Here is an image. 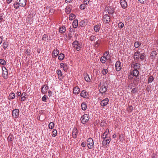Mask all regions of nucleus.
<instances>
[{"label":"nucleus","instance_id":"37","mask_svg":"<svg viewBox=\"0 0 158 158\" xmlns=\"http://www.w3.org/2000/svg\"><path fill=\"white\" fill-rule=\"evenodd\" d=\"M8 46V43L7 42H4L2 46L3 48L5 49H6Z\"/></svg>","mask_w":158,"mask_h":158},{"label":"nucleus","instance_id":"30","mask_svg":"<svg viewBox=\"0 0 158 158\" xmlns=\"http://www.w3.org/2000/svg\"><path fill=\"white\" fill-rule=\"evenodd\" d=\"M140 56L139 58L141 61H143L146 57V56L144 53H142L141 54L140 53Z\"/></svg>","mask_w":158,"mask_h":158},{"label":"nucleus","instance_id":"62","mask_svg":"<svg viewBox=\"0 0 158 158\" xmlns=\"http://www.w3.org/2000/svg\"><path fill=\"white\" fill-rule=\"evenodd\" d=\"M129 110H130L131 112H132L133 109V107L131 106H129Z\"/></svg>","mask_w":158,"mask_h":158},{"label":"nucleus","instance_id":"63","mask_svg":"<svg viewBox=\"0 0 158 158\" xmlns=\"http://www.w3.org/2000/svg\"><path fill=\"white\" fill-rule=\"evenodd\" d=\"M81 146L82 147H85L86 146V144L85 143L83 142L81 143Z\"/></svg>","mask_w":158,"mask_h":158},{"label":"nucleus","instance_id":"41","mask_svg":"<svg viewBox=\"0 0 158 158\" xmlns=\"http://www.w3.org/2000/svg\"><path fill=\"white\" fill-rule=\"evenodd\" d=\"M154 78L152 76H150L148 78V83L152 82L154 80Z\"/></svg>","mask_w":158,"mask_h":158},{"label":"nucleus","instance_id":"7","mask_svg":"<svg viewBox=\"0 0 158 158\" xmlns=\"http://www.w3.org/2000/svg\"><path fill=\"white\" fill-rule=\"evenodd\" d=\"M115 69L116 71H119L122 69V66L121 64V62L119 61H117L115 65Z\"/></svg>","mask_w":158,"mask_h":158},{"label":"nucleus","instance_id":"43","mask_svg":"<svg viewBox=\"0 0 158 158\" xmlns=\"http://www.w3.org/2000/svg\"><path fill=\"white\" fill-rule=\"evenodd\" d=\"M52 136L53 137H55L57 134V131L56 129H53L52 131Z\"/></svg>","mask_w":158,"mask_h":158},{"label":"nucleus","instance_id":"64","mask_svg":"<svg viewBox=\"0 0 158 158\" xmlns=\"http://www.w3.org/2000/svg\"><path fill=\"white\" fill-rule=\"evenodd\" d=\"M134 80L136 81H139V78H134Z\"/></svg>","mask_w":158,"mask_h":158},{"label":"nucleus","instance_id":"49","mask_svg":"<svg viewBox=\"0 0 158 158\" xmlns=\"http://www.w3.org/2000/svg\"><path fill=\"white\" fill-rule=\"evenodd\" d=\"M124 26V24L120 22L118 24V27L120 28H122Z\"/></svg>","mask_w":158,"mask_h":158},{"label":"nucleus","instance_id":"22","mask_svg":"<svg viewBox=\"0 0 158 158\" xmlns=\"http://www.w3.org/2000/svg\"><path fill=\"white\" fill-rule=\"evenodd\" d=\"M140 52L138 51L135 53L134 55V58L135 60H138L139 58V56L140 55Z\"/></svg>","mask_w":158,"mask_h":158},{"label":"nucleus","instance_id":"57","mask_svg":"<svg viewBox=\"0 0 158 158\" xmlns=\"http://www.w3.org/2000/svg\"><path fill=\"white\" fill-rule=\"evenodd\" d=\"M52 92L50 90L48 91V95L49 96V97L51 96H52Z\"/></svg>","mask_w":158,"mask_h":158},{"label":"nucleus","instance_id":"10","mask_svg":"<svg viewBox=\"0 0 158 158\" xmlns=\"http://www.w3.org/2000/svg\"><path fill=\"white\" fill-rule=\"evenodd\" d=\"M108 102V98H106L101 101L100 104L102 106L104 107L105 106H106Z\"/></svg>","mask_w":158,"mask_h":158},{"label":"nucleus","instance_id":"45","mask_svg":"<svg viewBox=\"0 0 158 158\" xmlns=\"http://www.w3.org/2000/svg\"><path fill=\"white\" fill-rule=\"evenodd\" d=\"M79 25L81 27H83L85 25V23L84 20H81L79 22Z\"/></svg>","mask_w":158,"mask_h":158},{"label":"nucleus","instance_id":"27","mask_svg":"<svg viewBox=\"0 0 158 158\" xmlns=\"http://www.w3.org/2000/svg\"><path fill=\"white\" fill-rule=\"evenodd\" d=\"M139 74V72L138 69H134L133 71L132 74L133 76L135 77H137Z\"/></svg>","mask_w":158,"mask_h":158},{"label":"nucleus","instance_id":"23","mask_svg":"<svg viewBox=\"0 0 158 158\" xmlns=\"http://www.w3.org/2000/svg\"><path fill=\"white\" fill-rule=\"evenodd\" d=\"M84 75L85 79L87 82H90L91 81V80L88 74L86 73L84 74Z\"/></svg>","mask_w":158,"mask_h":158},{"label":"nucleus","instance_id":"47","mask_svg":"<svg viewBox=\"0 0 158 158\" xmlns=\"http://www.w3.org/2000/svg\"><path fill=\"white\" fill-rule=\"evenodd\" d=\"M14 7L16 9H17L19 8V6H20V5L19 4V2H16V3H15L14 4Z\"/></svg>","mask_w":158,"mask_h":158},{"label":"nucleus","instance_id":"26","mask_svg":"<svg viewBox=\"0 0 158 158\" xmlns=\"http://www.w3.org/2000/svg\"><path fill=\"white\" fill-rule=\"evenodd\" d=\"M66 31V28L64 26L60 27L59 28V31L61 33H64Z\"/></svg>","mask_w":158,"mask_h":158},{"label":"nucleus","instance_id":"33","mask_svg":"<svg viewBox=\"0 0 158 158\" xmlns=\"http://www.w3.org/2000/svg\"><path fill=\"white\" fill-rule=\"evenodd\" d=\"M64 57V55L63 53H60L59 55L58 59L59 60H62Z\"/></svg>","mask_w":158,"mask_h":158},{"label":"nucleus","instance_id":"3","mask_svg":"<svg viewBox=\"0 0 158 158\" xmlns=\"http://www.w3.org/2000/svg\"><path fill=\"white\" fill-rule=\"evenodd\" d=\"M94 141L91 138H89L87 141V145L89 149L92 148L94 147Z\"/></svg>","mask_w":158,"mask_h":158},{"label":"nucleus","instance_id":"17","mask_svg":"<svg viewBox=\"0 0 158 158\" xmlns=\"http://www.w3.org/2000/svg\"><path fill=\"white\" fill-rule=\"evenodd\" d=\"M27 0H19V4L20 6L23 7L25 6L26 4Z\"/></svg>","mask_w":158,"mask_h":158},{"label":"nucleus","instance_id":"29","mask_svg":"<svg viewBox=\"0 0 158 158\" xmlns=\"http://www.w3.org/2000/svg\"><path fill=\"white\" fill-rule=\"evenodd\" d=\"M72 8L70 6H67L65 8V12L67 14H69L71 11Z\"/></svg>","mask_w":158,"mask_h":158},{"label":"nucleus","instance_id":"19","mask_svg":"<svg viewBox=\"0 0 158 158\" xmlns=\"http://www.w3.org/2000/svg\"><path fill=\"white\" fill-rule=\"evenodd\" d=\"M27 95L26 93L23 92L22 93L21 95V101H24L27 98Z\"/></svg>","mask_w":158,"mask_h":158},{"label":"nucleus","instance_id":"59","mask_svg":"<svg viewBox=\"0 0 158 158\" xmlns=\"http://www.w3.org/2000/svg\"><path fill=\"white\" fill-rule=\"evenodd\" d=\"M74 27H73L72 28H71V27H70L69 28V31L70 32H72L74 30Z\"/></svg>","mask_w":158,"mask_h":158},{"label":"nucleus","instance_id":"5","mask_svg":"<svg viewBox=\"0 0 158 158\" xmlns=\"http://www.w3.org/2000/svg\"><path fill=\"white\" fill-rule=\"evenodd\" d=\"M19 110L18 109H15L13 110L12 112L13 117L15 118H17L19 115Z\"/></svg>","mask_w":158,"mask_h":158},{"label":"nucleus","instance_id":"11","mask_svg":"<svg viewBox=\"0 0 158 158\" xmlns=\"http://www.w3.org/2000/svg\"><path fill=\"white\" fill-rule=\"evenodd\" d=\"M80 95L84 98H88L89 94L88 93L84 90H83L81 93Z\"/></svg>","mask_w":158,"mask_h":158},{"label":"nucleus","instance_id":"31","mask_svg":"<svg viewBox=\"0 0 158 158\" xmlns=\"http://www.w3.org/2000/svg\"><path fill=\"white\" fill-rule=\"evenodd\" d=\"M100 29V25H95L94 27V30L96 32H97L99 31Z\"/></svg>","mask_w":158,"mask_h":158},{"label":"nucleus","instance_id":"50","mask_svg":"<svg viewBox=\"0 0 158 158\" xmlns=\"http://www.w3.org/2000/svg\"><path fill=\"white\" fill-rule=\"evenodd\" d=\"M42 100L44 102H47V96L46 95H44L42 98Z\"/></svg>","mask_w":158,"mask_h":158},{"label":"nucleus","instance_id":"18","mask_svg":"<svg viewBox=\"0 0 158 158\" xmlns=\"http://www.w3.org/2000/svg\"><path fill=\"white\" fill-rule=\"evenodd\" d=\"M108 12V13L110 14H113L114 12V9L113 7H109L107 8L106 10Z\"/></svg>","mask_w":158,"mask_h":158},{"label":"nucleus","instance_id":"55","mask_svg":"<svg viewBox=\"0 0 158 158\" xmlns=\"http://www.w3.org/2000/svg\"><path fill=\"white\" fill-rule=\"evenodd\" d=\"M81 47L80 46V44H79V45H78V46H77V47L75 48L77 51H79L81 48Z\"/></svg>","mask_w":158,"mask_h":158},{"label":"nucleus","instance_id":"13","mask_svg":"<svg viewBox=\"0 0 158 158\" xmlns=\"http://www.w3.org/2000/svg\"><path fill=\"white\" fill-rule=\"evenodd\" d=\"M109 133V130L108 128L106 129V131L102 135L101 138L103 139H105L107 137V135Z\"/></svg>","mask_w":158,"mask_h":158},{"label":"nucleus","instance_id":"12","mask_svg":"<svg viewBox=\"0 0 158 158\" xmlns=\"http://www.w3.org/2000/svg\"><path fill=\"white\" fill-rule=\"evenodd\" d=\"M120 2L121 6L123 8L125 9L127 7V5L126 1L125 0H120Z\"/></svg>","mask_w":158,"mask_h":158},{"label":"nucleus","instance_id":"42","mask_svg":"<svg viewBox=\"0 0 158 158\" xmlns=\"http://www.w3.org/2000/svg\"><path fill=\"white\" fill-rule=\"evenodd\" d=\"M68 69V65L66 63H65V65L64 66V67L63 68V70L67 72Z\"/></svg>","mask_w":158,"mask_h":158},{"label":"nucleus","instance_id":"16","mask_svg":"<svg viewBox=\"0 0 158 158\" xmlns=\"http://www.w3.org/2000/svg\"><path fill=\"white\" fill-rule=\"evenodd\" d=\"M78 131L76 128H74L72 131V136L73 138L75 139L77 136Z\"/></svg>","mask_w":158,"mask_h":158},{"label":"nucleus","instance_id":"15","mask_svg":"<svg viewBox=\"0 0 158 158\" xmlns=\"http://www.w3.org/2000/svg\"><path fill=\"white\" fill-rule=\"evenodd\" d=\"M56 73L58 76V78L60 80H62L63 78V74H62L61 71L60 69H58L56 71Z\"/></svg>","mask_w":158,"mask_h":158},{"label":"nucleus","instance_id":"44","mask_svg":"<svg viewBox=\"0 0 158 158\" xmlns=\"http://www.w3.org/2000/svg\"><path fill=\"white\" fill-rule=\"evenodd\" d=\"M0 64L2 65H5L6 64V62L4 60L0 59Z\"/></svg>","mask_w":158,"mask_h":158},{"label":"nucleus","instance_id":"56","mask_svg":"<svg viewBox=\"0 0 158 158\" xmlns=\"http://www.w3.org/2000/svg\"><path fill=\"white\" fill-rule=\"evenodd\" d=\"M95 36H94L93 35H91L90 38V40L92 41H94L95 39Z\"/></svg>","mask_w":158,"mask_h":158},{"label":"nucleus","instance_id":"38","mask_svg":"<svg viewBox=\"0 0 158 158\" xmlns=\"http://www.w3.org/2000/svg\"><path fill=\"white\" fill-rule=\"evenodd\" d=\"M141 45V43L139 41L135 42L134 44V47L137 48H138Z\"/></svg>","mask_w":158,"mask_h":158},{"label":"nucleus","instance_id":"36","mask_svg":"<svg viewBox=\"0 0 158 158\" xmlns=\"http://www.w3.org/2000/svg\"><path fill=\"white\" fill-rule=\"evenodd\" d=\"M100 60L102 63L103 64L106 62V58L105 56H102Z\"/></svg>","mask_w":158,"mask_h":158},{"label":"nucleus","instance_id":"35","mask_svg":"<svg viewBox=\"0 0 158 158\" xmlns=\"http://www.w3.org/2000/svg\"><path fill=\"white\" fill-rule=\"evenodd\" d=\"M75 15L74 14L71 13L69 15V20H72L73 19L75 18Z\"/></svg>","mask_w":158,"mask_h":158},{"label":"nucleus","instance_id":"24","mask_svg":"<svg viewBox=\"0 0 158 158\" xmlns=\"http://www.w3.org/2000/svg\"><path fill=\"white\" fill-rule=\"evenodd\" d=\"M133 65L134 69H138L140 68V64L139 63H135L134 64H133Z\"/></svg>","mask_w":158,"mask_h":158},{"label":"nucleus","instance_id":"1","mask_svg":"<svg viewBox=\"0 0 158 158\" xmlns=\"http://www.w3.org/2000/svg\"><path fill=\"white\" fill-rule=\"evenodd\" d=\"M107 83L104 82L102 83V85L100 87L99 89V92L100 93L102 94H105L107 88L108 86H106Z\"/></svg>","mask_w":158,"mask_h":158},{"label":"nucleus","instance_id":"53","mask_svg":"<svg viewBox=\"0 0 158 158\" xmlns=\"http://www.w3.org/2000/svg\"><path fill=\"white\" fill-rule=\"evenodd\" d=\"M147 0H138L139 2L141 3L144 4L145 2Z\"/></svg>","mask_w":158,"mask_h":158},{"label":"nucleus","instance_id":"20","mask_svg":"<svg viewBox=\"0 0 158 158\" xmlns=\"http://www.w3.org/2000/svg\"><path fill=\"white\" fill-rule=\"evenodd\" d=\"M157 55V52L155 51H152L151 53V56L152 59L155 60Z\"/></svg>","mask_w":158,"mask_h":158},{"label":"nucleus","instance_id":"52","mask_svg":"<svg viewBox=\"0 0 158 158\" xmlns=\"http://www.w3.org/2000/svg\"><path fill=\"white\" fill-rule=\"evenodd\" d=\"M130 75H128V78L130 80H132L133 78V75L132 74V73H130Z\"/></svg>","mask_w":158,"mask_h":158},{"label":"nucleus","instance_id":"28","mask_svg":"<svg viewBox=\"0 0 158 158\" xmlns=\"http://www.w3.org/2000/svg\"><path fill=\"white\" fill-rule=\"evenodd\" d=\"M78 25V21L77 20H74L73 23V26L74 28H76L77 27Z\"/></svg>","mask_w":158,"mask_h":158},{"label":"nucleus","instance_id":"51","mask_svg":"<svg viewBox=\"0 0 158 158\" xmlns=\"http://www.w3.org/2000/svg\"><path fill=\"white\" fill-rule=\"evenodd\" d=\"M107 72L108 71L106 69H104L102 71V73L103 75H106L107 73Z\"/></svg>","mask_w":158,"mask_h":158},{"label":"nucleus","instance_id":"54","mask_svg":"<svg viewBox=\"0 0 158 158\" xmlns=\"http://www.w3.org/2000/svg\"><path fill=\"white\" fill-rule=\"evenodd\" d=\"M137 88H134L132 90L131 92L133 93H135L137 92Z\"/></svg>","mask_w":158,"mask_h":158},{"label":"nucleus","instance_id":"14","mask_svg":"<svg viewBox=\"0 0 158 158\" xmlns=\"http://www.w3.org/2000/svg\"><path fill=\"white\" fill-rule=\"evenodd\" d=\"M59 53V51L57 49H54L52 53V56L53 57H57Z\"/></svg>","mask_w":158,"mask_h":158},{"label":"nucleus","instance_id":"9","mask_svg":"<svg viewBox=\"0 0 158 158\" xmlns=\"http://www.w3.org/2000/svg\"><path fill=\"white\" fill-rule=\"evenodd\" d=\"M110 21V18L107 14L104 15L103 17V22L105 23H108Z\"/></svg>","mask_w":158,"mask_h":158},{"label":"nucleus","instance_id":"39","mask_svg":"<svg viewBox=\"0 0 158 158\" xmlns=\"http://www.w3.org/2000/svg\"><path fill=\"white\" fill-rule=\"evenodd\" d=\"M54 124L53 122H51L48 124V127L49 129H52L54 127Z\"/></svg>","mask_w":158,"mask_h":158},{"label":"nucleus","instance_id":"60","mask_svg":"<svg viewBox=\"0 0 158 158\" xmlns=\"http://www.w3.org/2000/svg\"><path fill=\"white\" fill-rule=\"evenodd\" d=\"M73 0H65V2L66 3H69L71 2Z\"/></svg>","mask_w":158,"mask_h":158},{"label":"nucleus","instance_id":"46","mask_svg":"<svg viewBox=\"0 0 158 158\" xmlns=\"http://www.w3.org/2000/svg\"><path fill=\"white\" fill-rule=\"evenodd\" d=\"M48 38V35L46 34H44L43 35L42 40L43 41H46V39Z\"/></svg>","mask_w":158,"mask_h":158},{"label":"nucleus","instance_id":"4","mask_svg":"<svg viewBox=\"0 0 158 158\" xmlns=\"http://www.w3.org/2000/svg\"><path fill=\"white\" fill-rule=\"evenodd\" d=\"M48 89L49 87L47 85H43L41 89V92L43 94H47Z\"/></svg>","mask_w":158,"mask_h":158},{"label":"nucleus","instance_id":"6","mask_svg":"<svg viewBox=\"0 0 158 158\" xmlns=\"http://www.w3.org/2000/svg\"><path fill=\"white\" fill-rule=\"evenodd\" d=\"M2 69L3 71L2 76L3 78L5 79H7L8 77V72L7 70L6 69L5 67H3L2 68Z\"/></svg>","mask_w":158,"mask_h":158},{"label":"nucleus","instance_id":"25","mask_svg":"<svg viewBox=\"0 0 158 158\" xmlns=\"http://www.w3.org/2000/svg\"><path fill=\"white\" fill-rule=\"evenodd\" d=\"M81 109L83 110H85L86 109L87 107L86 103L85 102H82L81 104Z\"/></svg>","mask_w":158,"mask_h":158},{"label":"nucleus","instance_id":"61","mask_svg":"<svg viewBox=\"0 0 158 158\" xmlns=\"http://www.w3.org/2000/svg\"><path fill=\"white\" fill-rule=\"evenodd\" d=\"M64 65H65V63L64 64L63 63H61L60 64V67L61 68H63Z\"/></svg>","mask_w":158,"mask_h":158},{"label":"nucleus","instance_id":"48","mask_svg":"<svg viewBox=\"0 0 158 158\" xmlns=\"http://www.w3.org/2000/svg\"><path fill=\"white\" fill-rule=\"evenodd\" d=\"M85 4H81L80 6V9L81 10L84 9L85 8L86 6Z\"/></svg>","mask_w":158,"mask_h":158},{"label":"nucleus","instance_id":"32","mask_svg":"<svg viewBox=\"0 0 158 158\" xmlns=\"http://www.w3.org/2000/svg\"><path fill=\"white\" fill-rule=\"evenodd\" d=\"M14 138L12 135L10 134L8 137L7 139L8 141H12Z\"/></svg>","mask_w":158,"mask_h":158},{"label":"nucleus","instance_id":"21","mask_svg":"<svg viewBox=\"0 0 158 158\" xmlns=\"http://www.w3.org/2000/svg\"><path fill=\"white\" fill-rule=\"evenodd\" d=\"M80 89L78 86L74 87L73 89V93L74 94H78L80 92Z\"/></svg>","mask_w":158,"mask_h":158},{"label":"nucleus","instance_id":"8","mask_svg":"<svg viewBox=\"0 0 158 158\" xmlns=\"http://www.w3.org/2000/svg\"><path fill=\"white\" fill-rule=\"evenodd\" d=\"M106 139H104L102 143V145L103 146H106L107 144H108L110 141V137H106Z\"/></svg>","mask_w":158,"mask_h":158},{"label":"nucleus","instance_id":"2","mask_svg":"<svg viewBox=\"0 0 158 158\" xmlns=\"http://www.w3.org/2000/svg\"><path fill=\"white\" fill-rule=\"evenodd\" d=\"M88 115L87 114H85L81 118V121L82 123L85 124L87 122L89 119Z\"/></svg>","mask_w":158,"mask_h":158},{"label":"nucleus","instance_id":"58","mask_svg":"<svg viewBox=\"0 0 158 158\" xmlns=\"http://www.w3.org/2000/svg\"><path fill=\"white\" fill-rule=\"evenodd\" d=\"M89 1V0H84V3L86 5H87Z\"/></svg>","mask_w":158,"mask_h":158},{"label":"nucleus","instance_id":"34","mask_svg":"<svg viewBox=\"0 0 158 158\" xmlns=\"http://www.w3.org/2000/svg\"><path fill=\"white\" fill-rule=\"evenodd\" d=\"M15 98V94L14 93H10L9 94V99H12Z\"/></svg>","mask_w":158,"mask_h":158},{"label":"nucleus","instance_id":"40","mask_svg":"<svg viewBox=\"0 0 158 158\" xmlns=\"http://www.w3.org/2000/svg\"><path fill=\"white\" fill-rule=\"evenodd\" d=\"M79 44L78 43V42L77 40L74 41L73 43H72V45L73 46L74 48H75V46H78L79 45Z\"/></svg>","mask_w":158,"mask_h":158}]
</instances>
